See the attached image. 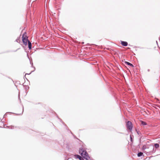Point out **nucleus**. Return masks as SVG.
I'll return each mask as SVG.
<instances>
[{
	"mask_svg": "<svg viewBox=\"0 0 160 160\" xmlns=\"http://www.w3.org/2000/svg\"><path fill=\"white\" fill-rule=\"evenodd\" d=\"M126 127L127 128L131 131L132 130V122L130 121H128L126 124Z\"/></svg>",
	"mask_w": 160,
	"mask_h": 160,
	"instance_id": "nucleus-2",
	"label": "nucleus"
},
{
	"mask_svg": "<svg viewBox=\"0 0 160 160\" xmlns=\"http://www.w3.org/2000/svg\"><path fill=\"white\" fill-rule=\"evenodd\" d=\"M143 154V153L142 152H140L138 153V156L139 157H140Z\"/></svg>",
	"mask_w": 160,
	"mask_h": 160,
	"instance_id": "nucleus-12",
	"label": "nucleus"
},
{
	"mask_svg": "<svg viewBox=\"0 0 160 160\" xmlns=\"http://www.w3.org/2000/svg\"><path fill=\"white\" fill-rule=\"evenodd\" d=\"M125 63L127 65L132 67V68L134 67L133 64L128 62L125 61Z\"/></svg>",
	"mask_w": 160,
	"mask_h": 160,
	"instance_id": "nucleus-9",
	"label": "nucleus"
},
{
	"mask_svg": "<svg viewBox=\"0 0 160 160\" xmlns=\"http://www.w3.org/2000/svg\"><path fill=\"white\" fill-rule=\"evenodd\" d=\"M20 36L19 37H18L17 38L16 40V41L18 42L19 43L20 42Z\"/></svg>",
	"mask_w": 160,
	"mask_h": 160,
	"instance_id": "nucleus-11",
	"label": "nucleus"
},
{
	"mask_svg": "<svg viewBox=\"0 0 160 160\" xmlns=\"http://www.w3.org/2000/svg\"><path fill=\"white\" fill-rule=\"evenodd\" d=\"M137 133L138 135H139V132L138 131H137Z\"/></svg>",
	"mask_w": 160,
	"mask_h": 160,
	"instance_id": "nucleus-13",
	"label": "nucleus"
},
{
	"mask_svg": "<svg viewBox=\"0 0 160 160\" xmlns=\"http://www.w3.org/2000/svg\"><path fill=\"white\" fill-rule=\"evenodd\" d=\"M157 100H158L159 101V100H158V99H157Z\"/></svg>",
	"mask_w": 160,
	"mask_h": 160,
	"instance_id": "nucleus-19",
	"label": "nucleus"
},
{
	"mask_svg": "<svg viewBox=\"0 0 160 160\" xmlns=\"http://www.w3.org/2000/svg\"><path fill=\"white\" fill-rule=\"evenodd\" d=\"M75 157V158H78L80 160H84L79 155H76Z\"/></svg>",
	"mask_w": 160,
	"mask_h": 160,
	"instance_id": "nucleus-8",
	"label": "nucleus"
},
{
	"mask_svg": "<svg viewBox=\"0 0 160 160\" xmlns=\"http://www.w3.org/2000/svg\"><path fill=\"white\" fill-rule=\"evenodd\" d=\"M87 149L86 145L84 144H83L81 147L79 148V150H86Z\"/></svg>",
	"mask_w": 160,
	"mask_h": 160,
	"instance_id": "nucleus-4",
	"label": "nucleus"
},
{
	"mask_svg": "<svg viewBox=\"0 0 160 160\" xmlns=\"http://www.w3.org/2000/svg\"><path fill=\"white\" fill-rule=\"evenodd\" d=\"M151 147L152 148L153 150L154 147L155 148V149H157L159 147V145L158 143H155L154 144V146L153 145H152L151 146Z\"/></svg>",
	"mask_w": 160,
	"mask_h": 160,
	"instance_id": "nucleus-5",
	"label": "nucleus"
},
{
	"mask_svg": "<svg viewBox=\"0 0 160 160\" xmlns=\"http://www.w3.org/2000/svg\"><path fill=\"white\" fill-rule=\"evenodd\" d=\"M23 110H22V113H23Z\"/></svg>",
	"mask_w": 160,
	"mask_h": 160,
	"instance_id": "nucleus-15",
	"label": "nucleus"
},
{
	"mask_svg": "<svg viewBox=\"0 0 160 160\" xmlns=\"http://www.w3.org/2000/svg\"><path fill=\"white\" fill-rule=\"evenodd\" d=\"M79 153L84 158L88 160L89 159V157L88 156V154L86 152V151H80Z\"/></svg>",
	"mask_w": 160,
	"mask_h": 160,
	"instance_id": "nucleus-1",
	"label": "nucleus"
},
{
	"mask_svg": "<svg viewBox=\"0 0 160 160\" xmlns=\"http://www.w3.org/2000/svg\"><path fill=\"white\" fill-rule=\"evenodd\" d=\"M28 48L29 50H30L32 48V43L29 40H28Z\"/></svg>",
	"mask_w": 160,
	"mask_h": 160,
	"instance_id": "nucleus-7",
	"label": "nucleus"
},
{
	"mask_svg": "<svg viewBox=\"0 0 160 160\" xmlns=\"http://www.w3.org/2000/svg\"><path fill=\"white\" fill-rule=\"evenodd\" d=\"M141 122L142 125L143 126H145L147 125V123L145 122L141 121Z\"/></svg>",
	"mask_w": 160,
	"mask_h": 160,
	"instance_id": "nucleus-10",
	"label": "nucleus"
},
{
	"mask_svg": "<svg viewBox=\"0 0 160 160\" xmlns=\"http://www.w3.org/2000/svg\"><path fill=\"white\" fill-rule=\"evenodd\" d=\"M121 44L123 46H127L128 45V43L127 42L121 41Z\"/></svg>",
	"mask_w": 160,
	"mask_h": 160,
	"instance_id": "nucleus-6",
	"label": "nucleus"
},
{
	"mask_svg": "<svg viewBox=\"0 0 160 160\" xmlns=\"http://www.w3.org/2000/svg\"><path fill=\"white\" fill-rule=\"evenodd\" d=\"M130 137L131 140V141H132V138L131 135H130Z\"/></svg>",
	"mask_w": 160,
	"mask_h": 160,
	"instance_id": "nucleus-14",
	"label": "nucleus"
},
{
	"mask_svg": "<svg viewBox=\"0 0 160 160\" xmlns=\"http://www.w3.org/2000/svg\"><path fill=\"white\" fill-rule=\"evenodd\" d=\"M11 129H12V128H12V127H13V126H11Z\"/></svg>",
	"mask_w": 160,
	"mask_h": 160,
	"instance_id": "nucleus-16",
	"label": "nucleus"
},
{
	"mask_svg": "<svg viewBox=\"0 0 160 160\" xmlns=\"http://www.w3.org/2000/svg\"><path fill=\"white\" fill-rule=\"evenodd\" d=\"M148 72H149V71H150V69H148Z\"/></svg>",
	"mask_w": 160,
	"mask_h": 160,
	"instance_id": "nucleus-17",
	"label": "nucleus"
},
{
	"mask_svg": "<svg viewBox=\"0 0 160 160\" xmlns=\"http://www.w3.org/2000/svg\"><path fill=\"white\" fill-rule=\"evenodd\" d=\"M21 114H18V115H21Z\"/></svg>",
	"mask_w": 160,
	"mask_h": 160,
	"instance_id": "nucleus-18",
	"label": "nucleus"
},
{
	"mask_svg": "<svg viewBox=\"0 0 160 160\" xmlns=\"http://www.w3.org/2000/svg\"><path fill=\"white\" fill-rule=\"evenodd\" d=\"M26 38V36H25L24 34H23L22 37V41L23 44L26 46L27 45V42H28V40Z\"/></svg>",
	"mask_w": 160,
	"mask_h": 160,
	"instance_id": "nucleus-3",
	"label": "nucleus"
}]
</instances>
